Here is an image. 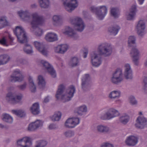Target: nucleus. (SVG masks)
<instances>
[{"label": "nucleus", "mask_w": 147, "mask_h": 147, "mask_svg": "<svg viewBox=\"0 0 147 147\" xmlns=\"http://www.w3.org/2000/svg\"><path fill=\"white\" fill-rule=\"evenodd\" d=\"M112 52L111 44L107 42L100 44L97 48V51L92 52L91 54V63L93 66L98 67L102 63V58L100 55L105 56H109Z\"/></svg>", "instance_id": "1"}, {"label": "nucleus", "mask_w": 147, "mask_h": 147, "mask_svg": "<svg viewBox=\"0 0 147 147\" xmlns=\"http://www.w3.org/2000/svg\"><path fill=\"white\" fill-rule=\"evenodd\" d=\"M32 20L30 23L31 31L36 36H40L43 34V31L42 29L38 28V26H41L44 24L45 19L36 12L32 13Z\"/></svg>", "instance_id": "2"}, {"label": "nucleus", "mask_w": 147, "mask_h": 147, "mask_svg": "<svg viewBox=\"0 0 147 147\" xmlns=\"http://www.w3.org/2000/svg\"><path fill=\"white\" fill-rule=\"evenodd\" d=\"M90 10L95 13L96 17L99 20H102L106 15L107 13V8L105 5H100L97 7L92 6Z\"/></svg>", "instance_id": "3"}, {"label": "nucleus", "mask_w": 147, "mask_h": 147, "mask_svg": "<svg viewBox=\"0 0 147 147\" xmlns=\"http://www.w3.org/2000/svg\"><path fill=\"white\" fill-rule=\"evenodd\" d=\"M23 95L16 92H8L5 97L6 100L9 103L15 105L21 102Z\"/></svg>", "instance_id": "4"}, {"label": "nucleus", "mask_w": 147, "mask_h": 147, "mask_svg": "<svg viewBox=\"0 0 147 147\" xmlns=\"http://www.w3.org/2000/svg\"><path fill=\"white\" fill-rule=\"evenodd\" d=\"M69 22L71 24L74 26L78 31L82 32L85 28V24L82 19L79 17L70 18Z\"/></svg>", "instance_id": "5"}, {"label": "nucleus", "mask_w": 147, "mask_h": 147, "mask_svg": "<svg viewBox=\"0 0 147 147\" xmlns=\"http://www.w3.org/2000/svg\"><path fill=\"white\" fill-rule=\"evenodd\" d=\"M14 33L17 36L18 40L20 43L26 42L27 41L26 33L24 29L21 26H17L13 30Z\"/></svg>", "instance_id": "6"}, {"label": "nucleus", "mask_w": 147, "mask_h": 147, "mask_svg": "<svg viewBox=\"0 0 147 147\" xmlns=\"http://www.w3.org/2000/svg\"><path fill=\"white\" fill-rule=\"evenodd\" d=\"M135 30L138 34L142 36L147 33L146 24L145 21L144 19H141L137 23L135 26Z\"/></svg>", "instance_id": "7"}, {"label": "nucleus", "mask_w": 147, "mask_h": 147, "mask_svg": "<svg viewBox=\"0 0 147 147\" xmlns=\"http://www.w3.org/2000/svg\"><path fill=\"white\" fill-rule=\"evenodd\" d=\"M64 9L67 11L70 12L78 6L77 0H61Z\"/></svg>", "instance_id": "8"}, {"label": "nucleus", "mask_w": 147, "mask_h": 147, "mask_svg": "<svg viewBox=\"0 0 147 147\" xmlns=\"http://www.w3.org/2000/svg\"><path fill=\"white\" fill-rule=\"evenodd\" d=\"M38 64H42L45 70L48 72L53 78L56 76V71L54 69L53 66L46 61L40 60L38 62Z\"/></svg>", "instance_id": "9"}, {"label": "nucleus", "mask_w": 147, "mask_h": 147, "mask_svg": "<svg viewBox=\"0 0 147 147\" xmlns=\"http://www.w3.org/2000/svg\"><path fill=\"white\" fill-rule=\"evenodd\" d=\"M119 115V113L117 110L113 108L109 109L105 113H102L100 118L103 120H109Z\"/></svg>", "instance_id": "10"}, {"label": "nucleus", "mask_w": 147, "mask_h": 147, "mask_svg": "<svg viewBox=\"0 0 147 147\" xmlns=\"http://www.w3.org/2000/svg\"><path fill=\"white\" fill-rule=\"evenodd\" d=\"M33 45L40 53L46 56L48 55L49 51L48 49L44 46L42 43L39 41H35L33 42Z\"/></svg>", "instance_id": "11"}, {"label": "nucleus", "mask_w": 147, "mask_h": 147, "mask_svg": "<svg viewBox=\"0 0 147 147\" xmlns=\"http://www.w3.org/2000/svg\"><path fill=\"white\" fill-rule=\"evenodd\" d=\"M63 33L74 40L79 39V36L72 28L67 26L62 30Z\"/></svg>", "instance_id": "12"}, {"label": "nucleus", "mask_w": 147, "mask_h": 147, "mask_svg": "<svg viewBox=\"0 0 147 147\" xmlns=\"http://www.w3.org/2000/svg\"><path fill=\"white\" fill-rule=\"evenodd\" d=\"M74 92H57L56 97L58 100L63 102L70 100L73 96Z\"/></svg>", "instance_id": "13"}, {"label": "nucleus", "mask_w": 147, "mask_h": 147, "mask_svg": "<svg viewBox=\"0 0 147 147\" xmlns=\"http://www.w3.org/2000/svg\"><path fill=\"white\" fill-rule=\"evenodd\" d=\"M24 78V76L22 72L19 69H16L13 71L9 80L11 82H21L23 80Z\"/></svg>", "instance_id": "14"}, {"label": "nucleus", "mask_w": 147, "mask_h": 147, "mask_svg": "<svg viewBox=\"0 0 147 147\" xmlns=\"http://www.w3.org/2000/svg\"><path fill=\"white\" fill-rule=\"evenodd\" d=\"M135 125L137 128L144 129L147 126V119L142 116H138L136 119Z\"/></svg>", "instance_id": "15"}, {"label": "nucleus", "mask_w": 147, "mask_h": 147, "mask_svg": "<svg viewBox=\"0 0 147 147\" xmlns=\"http://www.w3.org/2000/svg\"><path fill=\"white\" fill-rule=\"evenodd\" d=\"M43 122L40 120L37 119L34 122L30 123L28 125V130L29 131H33L41 128L43 125Z\"/></svg>", "instance_id": "16"}, {"label": "nucleus", "mask_w": 147, "mask_h": 147, "mask_svg": "<svg viewBox=\"0 0 147 147\" xmlns=\"http://www.w3.org/2000/svg\"><path fill=\"white\" fill-rule=\"evenodd\" d=\"M124 69L125 78L127 80L132 79L133 78V73L130 65L128 63L125 64L124 65Z\"/></svg>", "instance_id": "17"}, {"label": "nucleus", "mask_w": 147, "mask_h": 147, "mask_svg": "<svg viewBox=\"0 0 147 147\" xmlns=\"http://www.w3.org/2000/svg\"><path fill=\"white\" fill-rule=\"evenodd\" d=\"M130 54L132 58V61L135 64L138 65L139 63V60L140 58V53L138 49L136 48H133Z\"/></svg>", "instance_id": "18"}, {"label": "nucleus", "mask_w": 147, "mask_h": 147, "mask_svg": "<svg viewBox=\"0 0 147 147\" xmlns=\"http://www.w3.org/2000/svg\"><path fill=\"white\" fill-rule=\"evenodd\" d=\"M122 70L117 69L113 74L111 78L112 82L115 84H117L121 82L122 80Z\"/></svg>", "instance_id": "19"}, {"label": "nucleus", "mask_w": 147, "mask_h": 147, "mask_svg": "<svg viewBox=\"0 0 147 147\" xmlns=\"http://www.w3.org/2000/svg\"><path fill=\"white\" fill-rule=\"evenodd\" d=\"M17 145L22 147H30L32 145L31 138L26 137L18 140L17 141Z\"/></svg>", "instance_id": "20"}, {"label": "nucleus", "mask_w": 147, "mask_h": 147, "mask_svg": "<svg viewBox=\"0 0 147 147\" xmlns=\"http://www.w3.org/2000/svg\"><path fill=\"white\" fill-rule=\"evenodd\" d=\"M18 14L22 20L26 22H29L30 14L28 10H20L18 12Z\"/></svg>", "instance_id": "21"}, {"label": "nucleus", "mask_w": 147, "mask_h": 147, "mask_svg": "<svg viewBox=\"0 0 147 147\" xmlns=\"http://www.w3.org/2000/svg\"><path fill=\"white\" fill-rule=\"evenodd\" d=\"M45 38L48 42H52L57 41L58 40V37L56 33L50 32L45 34Z\"/></svg>", "instance_id": "22"}, {"label": "nucleus", "mask_w": 147, "mask_h": 147, "mask_svg": "<svg viewBox=\"0 0 147 147\" xmlns=\"http://www.w3.org/2000/svg\"><path fill=\"white\" fill-rule=\"evenodd\" d=\"M138 138L137 136H131L128 137L125 140V143L129 146H134L138 142Z\"/></svg>", "instance_id": "23"}, {"label": "nucleus", "mask_w": 147, "mask_h": 147, "mask_svg": "<svg viewBox=\"0 0 147 147\" xmlns=\"http://www.w3.org/2000/svg\"><path fill=\"white\" fill-rule=\"evenodd\" d=\"M91 82V79L89 74L84 75L82 79V87L84 90L87 89V86Z\"/></svg>", "instance_id": "24"}, {"label": "nucleus", "mask_w": 147, "mask_h": 147, "mask_svg": "<svg viewBox=\"0 0 147 147\" xmlns=\"http://www.w3.org/2000/svg\"><path fill=\"white\" fill-rule=\"evenodd\" d=\"M63 17L62 16L55 15L53 16L52 18L53 25L56 26H60L62 24Z\"/></svg>", "instance_id": "25"}, {"label": "nucleus", "mask_w": 147, "mask_h": 147, "mask_svg": "<svg viewBox=\"0 0 147 147\" xmlns=\"http://www.w3.org/2000/svg\"><path fill=\"white\" fill-rule=\"evenodd\" d=\"M37 83L38 86V88L41 90L45 88L46 82L45 79L42 76L39 75L38 76Z\"/></svg>", "instance_id": "26"}, {"label": "nucleus", "mask_w": 147, "mask_h": 147, "mask_svg": "<svg viewBox=\"0 0 147 147\" xmlns=\"http://www.w3.org/2000/svg\"><path fill=\"white\" fill-rule=\"evenodd\" d=\"M31 113L34 115H36L39 114L40 112L39 106L38 103H35L33 104L30 108Z\"/></svg>", "instance_id": "27"}, {"label": "nucleus", "mask_w": 147, "mask_h": 147, "mask_svg": "<svg viewBox=\"0 0 147 147\" xmlns=\"http://www.w3.org/2000/svg\"><path fill=\"white\" fill-rule=\"evenodd\" d=\"M120 29V27L117 25H115L110 27L108 29V31L111 34L115 36L117 34Z\"/></svg>", "instance_id": "28"}, {"label": "nucleus", "mask_w": 147, "mask_h": 147, "mask_svg": "<svg viewBox=\"0 0 147 147\" xmlns=\"http://www.w3.org/2000/svg\"><path fill=\"white\" fill-rule=\"evenodd\" d=\"M96 129L98 132L101 133H106L109 131V129L108 127L102 125H98Z\"/></svg>", "instance_id": "29"}, {"label": "nucleus", "mask_w": 147, "mask_h": 147, "mask_svg": "<svg viewBox=\"0 0 147 147\" xmlns=\"http://www.w3.org/2000/svg\"><path fill=\"white\" fill-rule=\"evenodd\" d=\"M77 113L80 115L85 114L87 111V107L85 105H82L76 108Z\"/></svg>", "instance_id": "30"}, {"label": "nucleus", "mask_w": 147, "mask_h": 147, "mask_svg": "<svg viewBox=\"0 0 147 147\" xmlns=\"http://www.w3.org/2000/svg\"><path fill=\"white\" fill-rule=\"evenodd\" d=\"M79 64V60L76 57H74L70 60L69 63V66L71 67L76 66Z\"/></svg>", "instance_id": "31"}, {"label": "nucleus", "mask_w": 147, "mask_h": 147, "mask_svg": "<svg viewBox=\"0 0 147 147\" xmlns=\"http://www.w3.org/2000/svg\"><path fill=\"white\" fill-rule=\"evenodd\" d=\"M9 57L7 55L0 56V65L5 64L9 61Z\"/></svg>", "instance_id": "32"}, {"label": "nucleus", "mask_w": 147, "mask_h": 147, "mask_svg": "<svg viewBox=\"0 0 147 147\" xmlns=\"http://www.w3.org/2000/svg\"><path fill=\"white\" fill-rule=\"evenodd\" d=\"M61 114L59 111H57L55 113L54 115L51 116L50 118L53 121H59L61 118Z\"/></svg>", "instance_id": "33"}, {"label": "nucleus", "mask_w": 147, "mask_h": 147, "mask_svg": "<svg viewBox=\"0 0 147 147\" xmlns=\"http://www.w3.org/2000/svg\"><path fill=\"white\" fill-rule=\"evenodd\" d=\"M28 81L30 86V89L32 92H34L36 91V88L35 85L33 81L32 78L31 76H29L28 78Z\"/></svg>", "instance_id": "34"}, {"label": "nucleus", "mask_w": 147, "mask_h": 147, "mask_svg": "<svg viewBox=\"0 0 147 147\" xmlns=\"http://www.w3.org/2000/svg\"><path fill=\"white\" fill-rule=\"evenodd\" d=\"M2 120L3 121L9 123H11L13 121L12 117L9 115L7 114H5L2 116Z\"/></svg>", "instance_id": "35"}, {"label": "nucleus", "mask_w": 147, "mask_h": 147, "mask_svg": "<svg viewBox=\"0 0 147 147\" xmlns=\"http://www.w3.org/2000/svg\"><path fill=\"white\" fill-rule=\"evenodd\" d=\"M38 2L40 7L44 8H48L50 5L49 0H39Z\"/></svg>", "instance_id": "36"}, {"label": "nucleus", "mask_w": 147, "mask_h": 147, "mask_svg": "<svg viewBox=\"0 0 147 147\" xmlns=\"http://www.w3.org/2000/svg\"><path fill=\"white\" fill-rule=\"evenodd\" d=\"M129 117L126 114L123 115L119 118L120 121L122 123L125 124L128 121Z\"/></svg>", "instance_id": "37"}, {"label": "nucleus", "mask_w": 147, "mask_h": 147, "mask_svg": "<svg viewBox=\"0 0 147 147\" xmlns=\"http://www.w3.org/2000/svg\"><path fill=\"white\" fill-rule=\"evenodd\" d=\"M8 25V23L5 17H3L0 18V29Z\"/></svg>", "instance_id": "38"}, {"label": "nucleus", "mask_w": 147, "mask_h": 147, "mask_svg": "<svg viewBox=\"0 0 147 147\" xmlns=\"http://www.w3.org/2000/svg\"><path fill=\"white\" fill-rule=\"evenodd\" d=\"M111 15L115 18H117L120 15L119 9L117 8L113 7L111 8Z\"/></svg>", "instance_id": "39"}, {"label": "nucleus", "mask_w": 147, "mask_h": 147, "mask_svg": "<svg viewBox=\"0 0 147 147\" xmlns=\"http://www.w3.org/2000/svg\"><path fill=\"white\" fill-rule=\"evenodd\" d=\"M12 113L20 117H23L25 115L24 111L22 110H12Z\"/></svg>", "instance_id": "40"}, {"label": "nucleus", "mask_w": 147, "mask_h": 147, "mask_svg": "<svg viewBox=\"0 0 147 147\" xmlns=\"http://www.w3.org/2000/svg\"><path fill=\"white\" fill-rule=\"evenodd\" d=\"M136 15L131 12H127L125 14V17L126 19L129 20H132L134 19Z\"/></svg>", "instance_id": "41"}, {"label": "nucleus", "mask_w": 147, "mask_h": 147, "mask_svg": "<svg viewBox=\"0 0 147 147\" xmlns=\"http://www.w3.org/2000/svg\"><path fill=\"white\" fill-rule=\"evenodd\" d=\"M47 144V142L45 141H38L36 142L35 147H43Z\"/></svg>", "instance_id": "42"}, {"label": "nucleus", "mask_w": 147, "mask_h": 147, "mask_svg": "<svg viewBox=\"0 0 147 147\" xmlns=\"http://www.w3.org/2000/svg\"><path fill=\"white\" fill-rule=\"evenodd\" d=\"M65 126L67 128H73L74 127L73 123L71 118H69L65 122Z\"/></svg>", "instance_id": "43"}, {"label": "nucleus", "mask_w": 147, "mask_h": 147, "mask_svg": "<svg viewBox=\"0 0 147 147\" xmlns=\"http://www.w3.org/2000/svg\"><path fill=\"white\" fill-rule=\"evenodd\" d=\"M24 51L27 53L30 54L32 53V47L29 44H27L24 48Z\"/></svg>", "instance_id": "44"}, {"label": "nucleus", "mask_w": 147, "mask_h": 147, "mask_svg": "<svg viewBox=\"0 0 147 147\" xmlns=\"http://www.w3.org/2000/svg\"><path fill=\"white\" fill-rule=\"evenodd\" d=\"M129 101L130 104L132 105H136L138 103V102L135 97L132 95L129 97Z\"/></svg>", "instance_id": "45"}, {"label": "nucleus", "mask_w": 147, "mask_h": 147, "mask_svg": "<svg viewBox=\"0 0 147 147\" xmlns=\"http://www.w3.org/2000/svg\"><path fill=\"white\" fill-rule=\"evenodd\" d=\"M136 37L134 36H130L128 39V43L129 46H131V44H134L136 42Z\"/></svg>", "instance_id": "46"}, {"label": "nucleus", "mask_w": 147, "mask_h": 147, "mask_svg": "<svg viewBox=\"0 0 147 147\" xmlns=\"http://www.w3.org/2000/svg\"><path fill=\"white\" fill-rule=\"evenodd\" d=\"M143 83L144 86L142 88V91L147 92V76L144 77Z\"/></svg>", "instance_id": "47"}, {"label": "nucleus", "mask_w": 147, "mask_h": 147, "mask_svg": "<svg viewBox=\"0 0 147 147\" xmlns=\"http://www.w3.org/2000/svg\"><path fill=\"white\" fill-rule=\"evenodd\" d=\"M66 89L65 85L61 84L58 86L57 92H63L64 91H66Z\"/></svg>", "instance_id": "48"}, {"label": "nucleus", "mask_w": 147, "mask_h": 147, "mask_svg": "<svg viewBox=\"0 0 147 147\" xmlns=\"http://www.w3.org/2000/svg\"><path fill=\"white\" fill-rule=\"evenodd\" d=\"M61 49V53L63 54L65 53L68 49L69 47L67 44L60 45Z\"/></svg>", "instance_id": "49"}, {"label": "nucleus", "mask_w": 147, "mask_h": 147, "mask_svg": "<svg viewBox=\"0 0 147 147\" xmlns=\"http://www.w3.org/2000/svg\"><path fill=\"white\" fill-rule=\"evenodd\" d=\"M64 135L66 137L70 138L74 136V133L72 131L68 130L64 133Z\"/></svg>", "instance_id": "50"}, {"label": "nucleus", "mask_w": 147, "mask_h": 147, "mask_svg": "<svg viewBox=\"0 0 147 147\" xmlns=\"http://www.w3.org/2000/svg\"><path fill=\"white\" fill-rule=\"evenodd\" d=\"M71 119L74 127L80 123V119L78 118L74 117L71 118Z\"/></svg>", "instance_id": "51"}, {"label": "nucleus", "mask_w": 147, "mask_h": 147, "mask_svg": "<svg viewBox=\"0 0 147 147\" xmlns=\"http://www.w3.org/2000/svg\"><path fill=\"white\" fill-rule=\"evenodd\" d=\"M120 95V92H111L109 95V97L111 99L114 98L119 97Z\"/></svg>", "instance_id": "52"}, {"label": "nucleus", "mask_w": 147, "mask_h": 147, "mask_svg": "<svg viewBox=\"0 0 147 147\" xmlns=\"http://www.w3.org/2000/svg\"><path fill=\"white\" fill-rule=\"evenodd\" d=\"M137 8L136 5H132L129 9V11L131 13L136 15V13L137 12Z\"/></svg>", "instance_id": "53"}, {"label": "nucleus", "mask_w": 147, "mask_h": 147, "mask_svg": "<svg viewBox=\"0 0 147 147\" xmlns=\"http://www.w3.org/2000/svg\"><path fill=\"white\" fill-rule=\"evenodd\" d=\"M66 91H69V92H75V88L74 86L71 85L67 88Z\"/></svg>", "instance_id": "54"}, {"label": "nucleus", "mask_w": 147, "mask_h": 147, "mask_svg": "<svg viewBox=\"0 0 147 147\" xmlns=\"http://www.w3.org/2000/svg\"><path fill=\"white\" fill-rule=\"evenodd\" d=\"M54 50L55 52L56 53H61L60 45L55 47L54 48Z\"/></svg>", "instance_id": "55"}, {"label": "nucleus", "mask_w": 147, "mask_h": 147, "mask_svg": "<svg viewBox=\"0 0 147 147\" xmlns=\"http://www.w3.org/2000/svg\"><path fill=\"white\" fill-rule=\"evenodd\" d=\"M101 147H113V146L112 144L107 143L103 144L101 146Z\"/></svg>", "instance_id": "56"}, {"label": "nucleus", "mask_w": 147, "mask_h": 147, "mask_svg": "<svg viewBox=\"0 0 147 147\" xmlns=\"http://www.w3.org/2000/svg\"><path fill=\"white\" fill-rule=\"evenodd\" d=\"M56 128V125L54 124H51L49 126V129L51 130L55 129Z\"/></svg>", "instance_id": "57"}, {"label": "nucleus", "mask_w": 147, "mask_h": 147, "mask_svg": "<svg viewBox=\"0 0 147 147\" xmlns=\"http://www.w3.org/2000/svg\"><path fill=\"white\" fill-rule=\"evenodd\" d=\"M0 43L2 45L4 46H7L6 45V42L5 38H2L0 40Z\"/></svg>", "instance_id": "58"}, {"label": "nucleus", "mask_w": 147, "mask_h": 147, "mask_svg": "<svg viewBox=\"0 0 147 147\" xmlns=\"http://www.w3.org/2000/svg\"><path fill=\"white\" fill-rule=\"evenodd\" d=\"M26 83H24L23 84L19 86V88L21 90H24L25 89L26 87Z\"/></svg>", "instance_id": "59"}, {"label": "nucleus", "mask_w": 147, "mask_h": 147, "mask_svg": "<svg viewBox=\"0 0 147 147\" xmlns=\"http://www.w3.org/2000/svg\"><path fill=\"white\" fill-rule=\"evenodd\" d=\"M14 89V87L12 86H9L7 88V90L8 91H13Z\"/></svg>", "instance_id": "60"}, {"label": "nucleus", "mask_w": 147, "mask_h": 147, "mask_svg": "<svg viewBox=\"0 0 147 147\" xmlns=\"http://www.w3.org/2000/svg\"><path fill=\"white\" fill-rule=\"evenodd\" d=\"M88 53V52L87 51H86L84 52L83 55L84 58H86L87 57Z\"/></svg>", "instance_id": "61"}, {"label": "nucleus", "mask_w": 147, "mask_h": 147, "mask_svg": "<svg viewBox=\"0 0 147 147\" xmlns=\"http://www.w3.org/2000/svg\"><path fill=\"white\" fill-rule=\"evenodd\" d=\"M139 4L140 5H142L145 0H137Z\"/></svg>", "instance_id": "62"}, {"label": "nucleus", "mask_w": 147, "mask_h": 147, "mask_svg": "<svg viewBox=\"0 0 147 147\" xmlns=\"http://www.w3.org/2000/svg\"><path fill=\"white\" fill-rule=\"evenodd\" d=\"M49 101V97L47 96L46 97L44 100V102H48Z\"/></svg>", "instance_id": "63"}, {"label": "nucleus", "mask_w": 147, "mask_h": 147, "mask_svg": "<svg viewBox=\"0 0 147 147\" xmlns=\"http://www.w3.org/2000/svg\"><path fill=\"white\" fill-rule=\"evenodd\" d=\"M31 7L32 8H35L37 7V5L36 4H33L31 5Z\"/></svg>", "instance_id": "64"}]
</instances>
